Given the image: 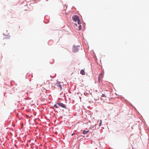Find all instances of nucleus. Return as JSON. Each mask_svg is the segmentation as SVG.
Instances as JSON below:
<instances>
[{"mask_svg":"<svg viewBox=\"0 0 149 149\" xmlns=\"http://www.w3.org/2000/svg\"><path fill=\"white\" fill-rule=\"evenodd\" d=\"M72 19L75 22H76L79 19V17L77 15H75L73 16Z\"/></svg>","mask_w":149,"mask_h":149,"instance_id":"f257e3e1","label":"nucleus"},{"mask_svg":"<svg viewBox=\"0 0 149 149\" xmlns=\"http://www.w3.org/2000/svg\"><path fill=\"white\" fill-rule=\"evenodd\" d=\"M59 106L65 108H66V106L63 104V103L61 102H58L57 103Z\"/></svg>","mask_w":149,"mask_h":149,"instance_id":"f03ea898","label":"nucleus"},{"mask_svg":"<svg viewBox=\"0 0 149 149\" xmlns=\"http://www.w3.org/2000/svg\"><path fill=\"white\" fill-rule=\"evenodd\" d=\"M60 83V82H57L55 84V86H57L60 90H61L62 87L61 86V84Z\"/></svg>","mask_w":149,"mask_h":149,"instance_id":"7ed1b4c3","label":"nucleus"},{"mask_svg":"<svg viewBox=\"0 0 149 149\" xmlns=\"http://www.w3.org/2000/svg\"><path fill=\"white\" fill-rule=\"evenodd\" d=\"M80 74L82 75H84L85 74V71L83 69L81 70L80 71Z\"/></svg>","mask_w":149,"mask_h":149,"instance_id":"20e7f679","label":"nucleus"},{"mask_svg":"<svg viewBox=\"0 0 149 149\" xmlns=\"http://www.w3.org/2000/svg\"><path fill=\"white\" fill-rule=\"evenodd\" d=\"M77 48V47H74L73 49V52H75L78 51Z\"/></svg>","mask_w":149,"mask_h":149,"instance_id":"39448f33","label":"nucleus"},{"mask_svg":"<svg viewBox=\"0 0 149 149\" xmlns=\"http://www.w3.org/2000/svg\"><path fill=\"white\" fill-rule=\"evenodd\" d=\"M89 132V131L88 130V131H85V130H84L83 131V134H86L87 133H88V132Z\"/></svg>","mask_w":149,"mask_h":149,"instance_id":"423d86ee","label":"nucleus"},{"mask_svg":"<svg viewBox=\"0 0 149 149\" xmlns=\"http://www.w3.org/2000/svg\"><path fill=\"white\" fill-rule=\"evenodd\" d=\"M81 28H82V26L81 25H79V26H78V29H77L78 30H80V29H81Z\"/></svg>","mask_w":149,"mask_h":149,"instance_id":"0eeeda50","label":"nucleus"},{"mask_svg":"<svg viewBox=\"0 0 149 149\" xmlns=\"http://www.w3.org/2000/svg\"><path fill=\"white\" fill-rule=\"evenodd\" d=\"M77 21V23L78 25H80L81 24L80 20L79 19Z\"/></svg>","mask_w":149,"mask_h":149,"instance_id":"6e6552de","label":"nucleus"},{"mask_svg":"<svg viewBox=\"0 0 149 149\" xmlns=\"http://www.w3.org/2000/svg\"><path fill=\"white\" fill-rule=\"evenodd\" d=\"M101 79V77H99L98 78V81L100 83V80Z\"/></svg>","mask_w":149,"mask_h":149,"instance_id":"1a4fd4ad","label":"nucleus"},{"mask_svg":"<svg viewBox=\"0 0 149 149\" xmlns=\"http://www.w3.org/2000/svg\"><path fill=\"white\" fill-rule=\"evenodd\" d=\"M102 123V121L101 120H100V123H99V126H100Z\"/></svg>","mask_w":149,"mask_h":149,"instance_id":"9d476101","label":"nucleus"},{"mask_svg":"<svg viewBox=\"0 0 149 149\" xmlns=\"http://www.w3.org/2000/svg\"><path fill=\"white\" fill-rule=\"evenodd\" d=\"M54 107L57 108H58V107L57 106V105L56 104H54Z\"/></svg>","mask_w":149,"mask_h":149,"instance_id":"9b49d317","label":"nucleus"},{"mask_svg":"<svg viewBox=\"0 0 149 149\" xmlns=\"http://www.w3.org/2000/svg\"><path fill=\"white\" fill-rule=\"evenodd\" d=\"M102 73H100V74H99V77H101V76H102Z\"/></svg>","mask_w":149,"mask_h":149,"instance_id":"f8f14e48","label":"nucleus"},{"mask_svg":"<svg viewBox=\"0 0 149 149\" xmlns=\"http://www.w3.org/2000/svg\"><path fill=\"white\" fill-rule=\"evenodd\" d=\"M102 96L103 97H105V95L104 94H103L102 95Z\"/></svg>","mask_w":149,"mask_h":149,"instance_id":"ddd939ff","label":"nucleus"},{"mask_svg":"<svg viewBox=\"0 0 149 149\" xmlns=\"http://www.w3.org/2000/svg\"><path fill=\"white\" fill-rule=\"evenodd\" d=\"M75 134V133H73L72 134V136H73Z\"/></svg>","mask_w":149,"mask_h":149,"instance_id":"4468645a","label":"nucleus"},{"mask_svg":"<svg viewBox=\"0 0 149 149\" xmlns=\"http://www.w3.org/2000/svg\"><path fill=\"white\" fill-rule=\"evenodd\" d=\"M75 25H76V26H77V24H75Z\"/></svg>","mask_w":149,"mask_h":149,"instance_id":"2eb2a0df","label":"nucleus"}]
</instances>
